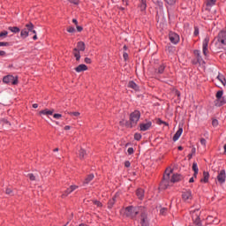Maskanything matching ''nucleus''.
Instances as JSON below:
<instances>
[{"label": "nucleus", "mask_w": 226, "mask_h": 226, "mask_svg": "<svg viewBox=\"0 0 226 226\" xmlns=\"http://www.w3.org/2000/svg\"><path fill=\"white\" fill-rule=\"evenodd\" d=\"M170 174H172V170L167 169L163 175V179L161 183V187L163 190H167V188L170 186V183H179V181L183 179V177L180 174H173L170 178Z\"/></svg>", "instance_id": "nucleus-1"}, {"label": "nucleus", "mask_w": 226, "mask_h": 226, "mask_svg": "<svg viewBox=\"0 0 226 226\" xmlns=\"http://www.w3.org/2000/svg\"><path fill=\"white\" fill-rule=\"evenodd\" d=\"M144 207H133V206H129L125 207L124 215L127 218H131L133 220V218H136L137 215H139L141 211H143Z\"/></svg>", "instance_id": "nucleus-2"}, {"label": "nucleus", "mask_w": 226, "mask_h": 226, "mask_svg": "<svg viewBox=\"0 0 226 226\" xmlns=\"http://www.w3.org/2000/svg\"><path fill=\"white\" fill-rule=\"evenodd\" d=\"M215 45L219 49H225V47H226V30H222L218 34Z\"/></svg>", "instance_id": "nucleus-3"}, {"label": "nucleus", "mask_w": 226, "mask_h": 226, "mask_svg": "<svg viewBox=\"0 0 226 226\" xmlns=\"http://www.w3.org/2000/svg\"><path fill=\"white\" fill-rule=\"evenodd\" d=\"M190 213L194 225L202 226V222H200V208L191 209Z\"/></svg>", "instance_id": "nucleus-4"}, {"label": "nucleus", "mask_w": 226, "mask_h": 226, "mask_svg": "<svg viewBox=\"0 0 226 226\" xmlns=\"http://www.w3.org/2000/svg\"><path fill=\"white\" fill-rule=\"evenodd\" d=\"M140 119V111L134 110L130 115V128H133V126H137V124L139 123Z\"/></svg>", "instance_id": "nucleus-5"}, {"label": "nucleus", "mask_w": 226, "mask_h": 226, "mask_svg": "<svg viewBox=\"0 0 226 226\" xmlns=\"http://www.w3.org/2000/svg\"><path fill=\"white\" fill-rule=\"evenodd\" d=\"M4 84H11V86H17L19 84V77H14L13 75L4 76L3 79Z\"/></svg>", "instance_id": "nucleus-6"}, {"label": "nucleus", "mask_w": 226, "mask_h": 226, "mask_svg": "<svg viewBox=\"0 0 226 226\" xmlns=\"http://www.w3.org/2000/svg\"><path fill=\"white\" fill-rule=\"evenodd\" d=\"M140 224L141 226H149V217L147 216L146 208H143L140 212Z\"/></svg>", "instance_id": "nucleus-7"}, {"label": "nucleus", "mask_w": 226, "mask_h": 226, "mask_svg": "<svg viewBox=\"0 0 226 226\" xmlns=\"http://www.w3.org/2000/svg\"><path fill=\"white\" fill-rule=\"evenodd\" d=\"M209 37H205V39L203 40L202 42V51H203V56H205V57H207L208 54H209Z\"/></svg>", "instance_id": "nucleus-8"}, {"label": "nucleus", "mask_w": 226, "mask_h": 226, "mask_svg": "<svg viewBox=\"0 0 226 226\" xmlns=\"http://www.w3.org/2000/svg\"><path fill=\"white\" fill-rule=\"evenodd\" d=\"M151 126H153V122L145 120V122L139 124V130L140 132H147V130L151 129Z\"/></svg>", "instance_id": "nucleus-9"}, {"label": "nucleus", "mask_w": 226, "mask_h": 226, "mask_svg": "<svg viewBox=\"0 0 226 226\" xmlns=\"http://www.w3.org/2000/svg\"><path fill=\"white\" fill-rule=\"evenodd\" d=\"M217 181H218L219 185H223V183H225V181H226L225 170H221L220 171H218Z\"/></svg>", "instance_id": "nucleus-10"}, {"label": "nucleus", "mask_w": 226, "mask_h": 226, "mask_svg": "<svg viewBox=\"0 0 226 226\" xmlns=\"http://www.w3.org/2000/svg\"><path fill=\"white\" fill-rule=\"evenodd\" d=\"M170 41L173 43V45H177L179 43V35L174 32H170L169 34Z\"/></svg>", "instance_id": "nucleus-11"}, {"label": "nucleus", "mask_w": 226, "mask_h": 226, "mask_svg": "<svg viewBox=\"0 0 226 226\" xmlns=\"http://www.w3.org/2000/svg\"><path fill=\"white\" fill-rule=\"evenodd\" d=\"M182 199L185 202H188L193 199V196L192 195V191H185L182 192Z\"/></svg>", "instance_id": "nucleus-12"}, {"label": "nucleus", "mask_w": 226, "mask_h": 226, "mask_svg": "<svg viewBox=\"0 0 226 226\" xmlns=\"http://www.w3.org/2000/svg\"><path fill=\"white\" fill-rule=\"evenodd\" d=\"M79 186L77 185H71L67 190L64 191V192L62 194V199H64V197H68L70 193H72V192H75Z\"/></svg>", "instance_id": "nucleus-13"}, {"label": "nucleus", "mask_w": 226, "mask_h": 226, "mask_svg": "<svg viewBox=\"0 0 226 226\" xmlns=\"http://www.w3.org/2000/svg\"><path fill=\"white\" fill-rule=\"evenodd\" d=\"M25 27H26V29L28 34H29V33H30V34H36V30H34V25H33L31 22H29L28 24H26V25L25 26Z\"/></svg>", "instance_id": "nucleus-14"}, {"label": "nucleus", "mask_w": 226, "mask_h": 226, "mask_svg": "<svg viewBox=\"0 0 226 226\" xmlns=\"http://www.w3.org/2000/svg\"><path fill=\"white\" fill-rule=\"evenodd\" d=\"M183 135V127H179L175 135L173 136V142H177V140H179V137Z\"/></svg>", "instance_id": "nucleus-15"}, {"label": "nucleus", "mask_w": 226, "mask_h": 226, "mask_svg": "<svg viewBox=\"0 0 226 226\" xmlns=\"http://www.w3.org/2000/svg\"><path fill=\"white\" fill-rule=\"evenodd\" d=\"M225 103H226V96H222L220 100L215 101V107H222V105H225Z\"/></svg>", "instance_id": "nucleus-16"}, {"label": "nucleus", "mask_w": 226, "mask_h": 226, "mask_svg": "<svg viewBox=\"0 0 226 226\" xmlns=\"http://www.w3.org/2000/svg\"><path fill=\"white\" fill-rule=\"evenodd\" d=\"M87 70V65L84 64H81L75 68V72H77V73H80V72H86Z\"/></svg>", "instance_id": "nucleus-17"}, {"label": "nucleus", "mask_w": 226, "mask_h": 226, "mask_svg": "<svg viewBox=\"0 0 226 226\" xmlns=\"http://www.w3.org/2000/svg\"><path fill=\"white\" fill-rule=\"evenodd\" d=\"M165 68H167V64H160L159 67L155 70V73H159V75H162L163 72H165Z\"/></svg>", "instance_id": "nucleus-18"}, {"label": "nucleus", "mask_w": 226, "mask_h": 226, "mask_svg": "<svg viewBox=\"0 0 226 226\" xmlns=\"http://www.w3.org/2000/svg\"><path fill=\"white\" fill-rule=\"evenodd\" d=\"M74 49H78L79 52H84V50H86V43H84V41H79L77 43V48Z\"/></svg>", "instance_id": "nucleus-19"}, {"label": "nucleus", "mask_w": 226, "mask_h": 226, "mask_svg": "<svg viewBox=\"0 0 226 226\" xmlns=\"http://www.w3.org/2000/svg\"><path fill=\"white\" fill-rule=\"evenodd\" d=\"M94 179V175L90 174L85 178L83 183L84 185H89Z\"/></svg>", "instance_id": "nucleus-20"}, {"label": "nucleus", "mask_w": 226, "mask_h": 226, "mask_svg": "<svg viewBox=\"0 0 226 226\" xmlns=\"http://www.w3.org/2000/svg\"><path fill=\"white\" fill-rule=\"evenodd\" d=\"M201 183H208L209 182V172L204 171L203 172V178L200 180Z\"/></svg>", "instance_id": "nucleus-21"}, {"label": "nucleus", "mask_w": 226, "mask_h": 226, "mask_svg": "<svg viewBox=\"0 0 226 226\" xmlns=\"http://www.w3.org/2000/svg\"><path fill=\"white\" fill-rule=\"evenodd\" d=\"M128 87L134 89V91H139V85H137V83L134 81H129Z\"/></svg>", "instance_id": "nucleus-22"}, {"label": "nucleus", "mask_w": 226, "mask_h": 226, "mask_svg": "<svg viewBox=\"0 0 226 226\" xmlns=\"http://www.w3.org/2000/svg\"><path fill=\"white\" fill-rule=\"evenodd\" d=\"M147 0H141L139 4V9L141 11H146V8H147Z\"/></svg>", "instance_id": "nucleus-23"}, {"label": "nucleus", "mask_w": 226, "mask_h": 226, "mask_svg": "<svg viewBox=\"0 0 226 226\" xmlns=\"http://www.w3.org/2000/svg\"><path fill=\"white\" fill-rule=\"evenodd\" d=\"M20 36H21V38H22L23 40H26V38H27V36H29V34H28V32H27V29L26 28V26H25V28H23V29L21 30V32H20Z\"/></svg>", "instance_id": "nucleus-24"}, {"label": "nucleus", "mask_w": 226, "mask_h": 226, "mask_svg": "<svg viewBox=\"0 0 226 226\" xmlns=\"http://www.w3.org/2000/svg\"><path fill=\"white\" fill-rule=\"evenodd\" d=\"M73 56L76 58V61H80V51L79 49H73Z\"/></svg>", "instance_id": "nucleus-25"}, {"label": "nucleus", "mask_w": 226, "mask_h": 226, "mask_svg": "<svg viewBox=\"0 0 226 226\" xmlns=\"http://www.w3.org/2000/svg\"><path fill=\"white\" fill-rule=\"evenodd\" d=\"M136 195H137V197H138L140 200H142L144 199V190H143V189H138V190L136 191Z\"/></svg>", "instance_id": "nucleus-26"}, {"label": "nucleus", "mask_w": 226, "mask_h": 226, "mask_svg": "<svg viewBox=\"0 0 226 226\" xmlns=\"http://www.w3.org/2000/svg\"><path fill=\"white\" fill-rule=\"evenodd\" d=\"M194 55L197 57L198 63H202L203 59H202V56H200V50L199 49L194 50Z\"/></svg>", "instance_id": "nucleus-27"}, {"label": "nucleus", "mask_w": 226, "mask_h": 226, "mask_svg": "<svg viewBox=\"0 0 226 226\" xmlns=\"http://www.w3.org/2000/svg\"><path fill=\"white\" fill-rule=\"evenodd\" d=\"M192 170L194 171L193 177L197 178V175L199 174V166L197 165V162L192 163Z\"/></svg>", "instance_id": "nucleus-28"}, {"label": "nucleus", "mask_w": 226, "mask_h": 226, "mask_svg": "<svg viewBox=\"0 0 226 226\" xmlns=\"http://www.w3.org/2000/svg\"><path fill=\"white\" fill-rule=\"evenodd\" d=\"M8 30L11 31V33H14V34L20 33V28H19V26H9Z\"/></svg>", "instance_id": "nucleus-29"}, {"label": "nucleus", "mask_w": 226, "mask_h": 226, "mask_svg": "<svg viewBox=\"0 0 226 226\" xmlns=\"http://www.w3.org/2000/svg\"><path fill=\"white\" fill-rule=\"evenodd\" d=\"M40 114H42V116H52L54 114V110H49V109H44L40 111Z\"/></svg>", "instance_id": "nucleus-30"}, {"label": "nucleus", "mask_w": 226, "mask_h": 226, "mask_svg": "<svg viewBox=\"0 0 226 226\" xmlns=\"http://www.w3.org/2000/svg\"><path fill=\"white\" fill-rule=\"evenodd\" d=\"M114 204H116V196L109 200V202H108V208L109 209H112V207H114Z\"/></svg>", "instance_id": "nucleus-31"}, {"label": "nucleus", "mask_w": 226, "mask_h": 226, "mask_svg": "<svg viewBox=\"0 0 226 226\" xmlns=\"http://www.w3.org/2000/svg\"><path fill=\"white\" fill-rule=\"evenodd\" d=\"M217 79L219 82H221V84H222V86H226V79H225V76L219 74L217 76Z\"/></svg>", "instance_id": "nucleus-32"}, {"label": "nucleus", "mask_w": 226, "mask_h": 226, "mask_svg": "<svg viewBox=\"0 0 226 226\" xmlns=\"http://www.w3.org/2000/svg\"><path fill=\"white\" fill-rule=\"evenodd\" d=\"M223 97V90H219L216 94H215V98L216 100H220Z\"/></svg>", "instance_id": "nucleus-33"}, {"label": "nucleus", "mask_w": 226, "mask_h": 226, "mask_svg": "<svg viewBox=\"0 0 226 226\" xmlns=\"http://www.w3.org/2000/svg\"><path fill=\"white\" fill-rule=\"evenodd\" d=\"M85 156H86V150L81 148L79 153V157L80 158V160H84Z\"/></svg>", "instance_id": "nucleus-34"}, {"label": "nucleus", "mask_w": 226, "mask_h": 226, "mask_svg": "<svg viewBox=\"0 0 226 226\" xmlns=\"http://www.w3.org/2000/svg\"><path fill=\"white\" fill-rule=\"evenodd\" d=\"M216 0H207V6H215Z\"/></svg>", "instance_id": "nucleus-35"}, {"label": "nucleus", "mask_w": 226, "mask_h": 226, "mask_svg": "<svg viewBox=\"0 0 226 226\" xmlns=\"http://www.w3.org/2000/svg\"><path fill=\"white\" fill-rule=\"evenodd\" d=\"M140 139H142V134L136 132L134 134V140H140Z\"/></svg>", "instance_id": "nucleus-36"}, {"label": "nucleus", "mask_w": 226, "mask_h": 226, "mask_svg": "<svg viewBox=\"0 0 226 226\" xmlns=\"http://www.w3.org/2000/svg\"><path fill=\"white\" fill-rule=\"evenodd\" d=\"M27 177L30 179V181H35L36 180V177H34V175L33 173H29L27 175Z\"/></svg>", "instance_id": "nucleus-37"}, {"label": "nucleus", "mask_w": 226, "mask_h": 226, "mask_svg": "<svg viewBox=\"0 0 226 226\" xmlns=\"http://www.w3.org/2000/svg\"><path fill=\"white\" fill-rule=\"evenodd\" d=\"M5 193L6 195H13V190H11V188H6Z\"/></svg>", "instance_id": "nucleus-38"}, {"label": "nucleus", "mask_w": 226, "mask_h": 226, "mask_svg": "<svg viewBox=\"0 0 226 226\" xmlns=\"http://www.w3.org/2000/svg\"><path fill=\"white\" fill-rule=\"evenodd\" d=\"M69 115L74 116V117H79V116H80V112H79V111L70 112Z\"/></svg>", "instance_id": "nucleus-39"}, {"label": "nucleus", "mask_w": 226, "mask_h": 226, "mask_svg": "<svg viewBox=\"0 0 226 226\" xmlns=\"http://www.w3.org/2000/svg\"><path fill=\"white\" fill-rule=\"evenodd\" d=\"M8 36V31H4L0 33V38H6Z\"/></svg>", "instance_id": "nucleus-40"}, {"label": "nucleus", "mask_w": 226, "mask_h": 226, "mask_svg": "<svg viewBox=\"0 0 226 226\" xmlns=\"http://www.w3.org/2000/svg\"><path fill=\"white\" fill-rule=\"evenodd\" d=\"M93 203H94V206H96L97 207H102V202H100L99 200H94Z\"/></svg>", "instance_id": "nucleus-41"}, {"label": "nucleus", "mask_w": 226, "mask_h": 226, "mask_svg": "<svg viewBox=\"0 0 226 226\" xmlns=\"http://www.w3.org/2000/svg\"><path fill=\"white\" fill-rule=\"evenodd\" d=\"M167 4L172 5L176 4V0H164Z\"/></svg>", "instance_id": "nucleus-42"}, {"label": "nucleus", "mask_w": 226, "mask_h": 226, "mask_svg": "<svg viewBox=\"0 0 226 226\" xmlns=\"http://www.w3.org/2000/svg\"><path fill=\"white\" fill-rule=\"evenodd\" d=\"M0 47H10V42L0 41Z\"/></svg>", "instance_id": "nucleus-43"}, {"label": "nucleus", "mask_w": 226, "mask_h": 226, "mask_svg": "<svg viewBox=\"0 0 226 226\" xmlns=\"http://www.w3.org/2000/svg\"><path fill=\"white\" fill-rule=\"evenodd\" d=\"M67 32H68V33H75V27H73V26H69V27L67 28Z\"/></svg>", "instance_id": "nucleus-44"}, {"label": "nucleus", "mask_w": 226, "mask_h": 226, "mask_svg": "<svg viewBox=\"0 0 226 226\" xmlns=\"http://www.w3.org/2000/svg\"><path fill=\"white\" fill-rule=\"evenodd\" d=\"M53 117L55 118V119H61V117H63V115H61V114H54L53 115Z\"/></svg>", "instance_id": "nucleus-45"}, {"label": "nucleus", "mask_w": 226, "mask_h": 226, "mask_svg": "<svg viewBox=\"0 0 226 226\" xmlns=\"http://www.w3.org/2000/svg\"><path fill=\"white\" fill-rule=\"evenodd\" d=\"M127 153H128V154H133V153H134L133 147H129L127 149Z\"/></svg>", "instance_id": "nucleus-46"}, {"label": "nucleus", "mask_w": 226, "mask_h": 226, "mask_svg": "<svg viewBox=\"0 0 226 226\" xmlns=\"http://www.w3.org/2000/svg\"><path fill=\"white\" fill-rule=\"evenodd\" d=\"M200 144H201V146H204V147H206V144H207L206 139L202 138L200 139Z\"/></svg>", "instance_id": "nucleus-47"}, {"label": "nucleus", "mask_w": 226, "mask_h": 226, "mask_svg": "<svg viewBox=\"0 0 226 226\" xmlns=\"http://www.w3.org/2000/svg\"><path fill=\"white\" fill-rule=\"evenodd\" d=\"M160 214L161 215H167V208H161Z\"/></svg>", "instance_id": "nucleus-48"}, {"label": "nucleus", "mask_w": 226, "mask_h": 226, "mask_svg": "<svg viewBox=\"0 0 226 226\" xmlns=\"http://www.w3.org/2000/svg\"><path fill=\"white\" fill-rule=\"evenodd\" d=\"M123 57H124V61H128V53L124 52Z\"/></svg>", "instance_id": "nucleus-49"}, {"label": "nucleus", "mask_w": 226, "mask_h": 226, "mask_svg": "<svg viewBox=\"0 0 226 226\" xmlns=\"http://www.w3.org/2000/svg\"><path fill=\"white\" fill-rule=\"evenodd\" d=\"M212 125H213V126H218V121H217L216 119H214V120L212 121Z\"/></svg>", "instance_id": "nucleus-50"}, {"label": "nucleus", "mask_w": 226, "mask_h": 226, "mask_svg": "<svg viewBox=\"0 0 226 226\" xmlns=\"http://www.w3.org/2000/svg\"><path fill=\"white\" fill-rule=\"evenodd\" d=\"M85 63H87V64H91V58L86 57L85 58Z\"/></svg>", "instance_id": "nucleus-51"}, {"label": "nucleus", "mask_w": 226, "mask_h": 226, "mask_svg": "<svg viewBox=\"0 0 226 226\" xmlns=\"http://www.w3.org/2000/svg\"><path fill=\"white\" fill-rule=\"evenodd\" d=\"M132 165V163L130 162V161H126L124 162V167H126L128 169V167H130Z\"/></svg>", "instance_id": "nucleus-52"}, {"label": "nucleus", "mask_w": 226, "mask_h": 226, "mask_svg": "<svg viewBox=\"0 0 226 226\" xmlns=\"http://www.w3.org/2000/svg\"><path fill=\"white\" fill-rule=\"evenodd\" d=\"M77 27V31L79 32V33H81V31L84 29L82 26H76Z\"/></svg>", "instance_id": "nucleus-53"}, {"label": "nucleus", "mask_w": 226, "mask_h": 226, "mask_svg": "<svg viewBox=\"0 0 226 226\" xmlns=\"http://www.w3.org/2000/svg\"><path fill=\"white\" fill-rule=\"evenodd\" d=\"M72 4H79V0H69Z\"/></svg>", "instance_id": "nucleus-54"}, {"label": "nucleus", "mask_w": 226, "mask_h": 226, "mask_svg": "<svg viewBox=\"0 0 226 226\" xmlns=\"http://www.w3.org/2000/svg\"><path fill=\"white\" fill-rule=\"evenodd\" d=\"M194 36H199V28L194 29Z\"/></svg>", "instance_id": "nucleus-55"}, {"label": "nucleus", "mask_w": 226, "mask_h": 226, "mask_svg": "<svg viewBox=\"0 0 226 226\" xmlns=\"http://www.w3.org/2000/svg\"><path fill=\"white\" fill-rule=\"evenodd\" d=\"M6 56V51L0 50V56Z\"/></svg>", "instance_id": "nucleus-56"}, {"label": "nucleus", "mask_w": 226, "mask_h": 226, "mask_svg": "<svg viewBox=\"0 0 226 226\" xmlns=\"http://www.w3.org/2000/svg\"><path fill=\"white\" fill-rule=\"evenodd\" d=\"M163 123H165V121H162V119H158V121H157V124H163Z\"/></svg>", "instance_id": "nucleus-57"}, {"label": "nucleus", "mask_w": 226, "mask_h": 226, "mask_svg": "<svg viewBox=\"0 0 226 226\" xmlns=\"http://www.w3.org/2000/svg\"><path fill=\"white\" fill-rule=\"evenodd\" d=\"M194 177H192L189 179V183H194V182H195Z\"/></svg>", "instance_id": "nucleus-58"}, {"label": "nucleus", "mask_w": 226, "mask_h": 226, "mask_svg": "<svg viewBox=\"0 0 226 226\" xmlns=\"http://www.w3.org/2000/svg\"><path fill=\"white\" fill-rule=\"evenodd\" d=\"M196 151H197V149L195 148V147H193L192 148V154H195Z\"/></svg>", "instance_id": "nucleus-59"}, {"label": "nucleus", "mask_w": 226, "mask_h": 226, "mask_svg": "<svg viewBox=\"0 0 226 226\" xmlns=\"http://www.w3.org/2000/svg\"><path fill=\"white\" fill-rule=\"evenodd\" d=\"M72 22H73V24H75V26H78V24H79V21H77V19H73Z\"/></svg>", "instance_id": "nucleus-60"}, {"label": "nucleus", "mask_w": 226, "mask_h": 226, "mask_svg": "<svg viewBox=\"0 0 226 226\" xmlns=\"http://www.w3.org/2000/svg\"><path fill=\"white\" fill-rule=\"evenodd\" d=\"M72 129V126L70 125H65L64 126V130L68 131V130H71Z\"/></svg>", "instance_id": "nucleus-61"}, {"label": "nucleus", "mask_w": 226, "mask_h": 226, "mask_svg": "<svg viewBox=\"0 0 226 226\" xmlns=\"http://www.w3.org/2000/svg\"><path fill=\"white\" fill-rule=\"evenodd\" d=\"M124 4H125V6H128V0H123Z\"/></svg>", "instance_id": "nucleus-62"}, {"label": "nucleus", "mask_w": 226, "mask_h": 226, "mask_svg": "<svg viewBox=\"0 0 226 226\" xmlns=\"http://www.w3.org/2000/svg\"><path fill=\"white\" fill-rule=\"evenodd\" d=\"M33 40L34 41L38 40V36L36 35V34H34V35L33 36Z\"/></svg>", "instance_id": "nucleus-63"}, {"label": "nucleus", "mask_w": 226, "mask_h": 226, "mask_svg": "<svg viewBox=\"0 0 226 226\" xmlns=\"http://www.w3.org/2000/svg\"><path fill=\"white\" fill-rule=\"evenodd\" d=\"M33 108H34V109H38V103L33 104Z\"/></svg>", "instance_id": "nucleus-64"}]
</instances>
